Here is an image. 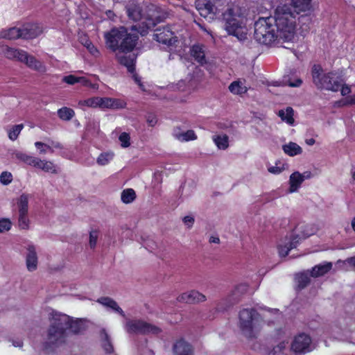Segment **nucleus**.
Segmentation results:
<instances>
[{"instance_id": "nucleus-1", "label": "nucleus", "mask_w": 355, "mask_h": 355, "mask_svg": "<svg viewBox=\"0 0 355 355\" xmlns=\"http://www.w3.org/2000/svg\"><path fill=\"white\" fill-rule=\"evenodd\" d=\"M294 14L288 5L278 6L274 16L259 17L254 24V38L259 44L270 45L288 42L295 37Z\"/></svg>"}, {"instance_id": "nucleus-2", "label": "nucleus", "mask_w": 355, "mask_h": 355, "mask_svg": "<svg viewBox=\"0 0 355 355\" xmlns=\"http://www.w3.org/2000/svg\"><path fill=\"white\" fill-rule=\"evenodd\" d=\"M68 321L67 315L52 311L50 325L44 342V348L48 352H53L66 343Z\"/></svg>"}, {"instance_id": "nucleus-3", "label": "nucleus", "mask_w": 355, "mask_h": 355, "mask_svg": "<svg viewBox=\"0 0 355 355\" xmlns=\"http://www.w3.org/2000/svg\"><path fill=\"white\" fill-rule=\"evenodd\" d=\"M105 39L107 47L112 51L119 50L122 53H130L135 47L138 36L128 33L125 27L121 26L105 33Z\"/></svg>"}, {"instance_id": "nucleus-4", "label": "nucleus", "mask_w": 355, "mask_h": 355, "mask_svg": "<svg viewBox=\"0 0 355 355\" xmlns=\"http://www.w3.org/2000/svg\"><path fill=\"white\" fill-rule=\"evenodd\" d=\"M224 28L229 35L235 36L239 41H245L248 37L245 18L239 6L227 8L223 13Z\"/></svg>"}, {"instance_id": "nucleus-5", "label": "nucleus", "mask_w": 355, "mask_h": 355, "mask_svg": "<svg viewBox=\"0 0 355 355\" xmlns=\"http://www.w3.org/2000/svg\"><path fill=\"white\" fill-rule=\"evenodd\" d=\"M313 84L319 89L338 92L342 84V80L336 77L333 73H324L322 67L314 64L311 69Z\"/></svg>"}, {"instance_id": "nucleus-6", "label": "nucleus", "mask_w": 355, "mask_h": 355, "mask_svg": "<svg viewBox=\"0 0 355 355\" xmlns=\"http://www.w3.org/2000/svg\"><path fill=\"white\" fill-rule=\"evenodd\" d=\"M258 313L254 309H243L239 312V327L242 334L248 338H256L257 331L255 322Z\"/></svg>"}, {"instance_id": "nucleus-7", "label": "nucleus", "mask_w": 355, "mask_h": 355, "mask_svg": "<svg viewBox=\"0 0 355 355\" xmlns=\"http://www.w3.org/2000/svg\"><path fill=\"white\" fill-rule=\"evenodd\" d=\"M125 329L130 334L157 335L162 332L159 327L141 320H128L125 324Z\"/></svg>"}, {"instance_id": "nucleus-8", "label": "nucleus", "mask_w": 355, "mask_h": 355, "mask_svg": "<svg viewBox=\"0 0 355 355\" xmlns=\"http://www.w3.org/2000/svg\"><path fill=\"white\" fill-rule=\"evenodd\" d=\"M313 349L311 337L304 333L296 336L291 343V349L296 355H303Z\"/></svg>"}, {"instance_id": "nucleus-9", "label": "nucleus", "mask_w": 355, "mask_h": 355, "mask_svg": "<svg viewBox=\"0 0 355 355\" xmlns=\"http://www.w3.org/2000/svg\"><path fill=\"white\" fill-rule=\"evenodd\" d=\"M18 212V226L21 230L29 228L28 211V196L26 193L21 194L17 201Z\"/></svg>"}, {"instance_id": "nucleus-10", "label": "nucleus", "mask_w": 355, "mask_h": 355, "mask_svg": "<svg viewBox=\"0 0 355 355\" xmlns=\"http://www.w3.org/2000/svg\"><path fill=\"white\" fill-rule=\"evenodd\" d=\"M247 291V286L239 285L232 291V293L228 295L225 299L222 300L218 304L217 309L219 311L225 310L235 304L238 303L240 300L241 293Z\"/></svg>"}, {"instance_id": "nucleus-11", "label": "nucleus", "mask_w": 355, "mask_h": 355, "mask_svg": "<svg viewBox=\"0 0 355 355\" xmlns=\"http://www.w3.org/2000/svg\"><path fill=\"white\" fill-rule=\"evenodd\" d=\"M153 39L159 43L171 46L174 44L177 40L174 36V33L168 26L158 27L155 30Z\"/></svg>"}, {"instance_id": "nucleus-12", "label": "nucleus", "mask_w": 355, "mask_h": 355, "mask_svg": "<svg viewBox=\"0 0 355 355\" xmlns=\"http://www.w3.org/2000/svg\"><path fill=\"white\" fill-rule=\"evenodd\" d=\"M129 19L137 21L143 17V8L139 3L135 0L129 1L125 7Z\"/></svg>"}, {"instance_id": "nucleus-13", "label": "nucleus", "mask_w": 355, "mask_h": 355, "mask_svg": "<svg viewBox=\"0 0 355 355\" xmlns=\"http://www.w3.org/2000/svg\"><path fill=\"white\" fill-rule=\"evenodd\" d=\"M20 28L21 38L25 40L33 39L40 35L42 32V28L37 24L27 23L22 25Z\"/></svg>"}, {"instance_id": "nucleus-14", "label": "nucleus", "mask_w": 355, "mask_h": 355, "mask_svg": "<svg viewBox=\"0 0 355 355\" xmlns=\"http://www.w3.org/2000/svg\"><path fill=\"white\" fill-rule=\"evenodd\" d=\"M178 302L188 304H196L206 300V297L200 292L192 290L189 292L184 293L177 298Z\"/></svg>"}, {"instance_id": "nucleus-15", "label": "nucleus", "mask_w": 355, "mask_h": 355, "mask_svg": "<svg viewBox=\"0 0 355 355\" xmlns=\"http://www.w3.org/2000/svg\"><path fill=\"white\" fill-rule=\"evenodd\" d=\"M21 62L24 63L28 68L39 71L45 72L46 67L40 60H37L34 56L29 55L24 51V55L22 56Z\"/></svg>"}, {"instance_id": "nucleus-16", "label": "nucleus", "mask_w": 355, "mask_h": 355, "mask_svg": "<svg viewBox=\"0 0 355 355\" xmlns=\"http://www.w3.org/2000/svg\"><path fill=\"white\" fill-rule=\"evenodd\" d=\"M160 17L155 19H147L146 21L132 26V30L137 31L141 35L144 36L148 34V31L154 28L157 23L162 21Z\"/></svg>"}, {"instance_id": "nucleus-17", "label": "nucleus", "mask_w": 355, "mask_h": 355, "mask_svg": "<svg viewBox=\"0 0 355 355\" xmlns=\"http://www.w3.org/2000/svg\"><path fill=\"white\" fill-rule=\"evenodd\" d=\"M121 51L116 54V58L118 60V62L127 67L128 71L130 73H134L135 71V62L137 59V55L135 53H129L128 55L126 54H121Z\"/></svg>"}, {"instance_id": "nucleus-18", "label": "nucleus", "mask_w": 355, "mask_h": 355, "mask_svg": "<svg viewBox=\"0 0 355 355\" xmlns=\"http://www.w3.org/2000/svg\"><path fill=\"white\" fill-rule=\"evenodd\" d=\"M98 107L105 109L110 108L113 110L121 109L125 107V103L116 98L108 97H98Z\"/></svg>"}, {"instance_id": "nucleus-19", "label": "nucleus", "mask_w": 355, "mask_h": 355, "mask_svg": "<svg viewBox=\"0 0 355 355\" xmlns=\"http://www.w3.org/2000/svg\"><path fill=\"white\" fill-rule=\"evenodd\" d=\"M37 255L34 245H29L27 247V254L26 255V264L28 271H35L37 268Z\"/></svg>"}, {"instance_id": "nucleus-20", "label": "nucleus", "mask_w": 355, "mask_h": 355, "mask_svg": "<svg viewBox=\"0 0 355 355\" xmlns=\"http://www.w3.org/2000/svg\"><path fill=\"white\" fill-rule=\"evenodd\" d=\"M173 350L175 355H193L192 346L184 339H180L175 343Z\"/></svg>"}, {"instance_id": "nucleus-21", "label": "nucleus", "mask_w": 355, "mask_h": 355, "mask_svg": "<svg viewBox=\"0 0 355 355\" xmlns=\"http://www.w3.org/2000/svg\"><path fill=\"white\" fill-rule=\"evenodd\" d=\"M0 53L3 55L8 59L15 60L20 62L22 56L24 55V51L8 46H1Z\"/></svg>"}, {"instance_id": "nucleus-22", "label": "nucleus", "mask_w": 355, "mask_h": 355, "mask_svg": "<svg viewBox=\"0 0 355 355\" xmlns=\"http://www.w3.org/2000/svg\"><path fill=\"white\" fill-rule=\"evenodd\" d=\"M196 8L199 14L204 18H207L209 15L214 13V6L211 1L207 0H196Z\"/></svg>"}, {"instance_id": "nucleus-23", "label": "nucleus", "mask_w": 355, "mask_h": 355, "mask_svg": "<svg viewBox=\"0 0 355 355\" xmlns=\"http://www.w3.org/2000/svg\"><path fill=\"white\" fill-rule=\"evenodd\" d=\"M67 329H69L73 334H78L87 329L86 321L83 319L73 320L68 315Z\"/></svg>"}, {"instance_id": "nucleus-24", "label": "nucleus", "mask_w": 355, "mask_h": 355, "mask_svg": "<svg viewBox=\"0 0 355 355\" xmlns=\"http://www.w3.org/2000/svg\"><path fill=\"white\" fill-rule=\"evenodd\" d=\"M332 266L333 265L331 262H325L324 263L316 265L310 270V275L313 278L324 276L331 270Z\"/></svg>"}, {"instance_id": "nucleus-25", "label": "nucleus", "mask_w": 355, "mask_h": 355, "mask_svg": "<svg viewBox=\"0 0 355 355\" xmlns=\"http://www.w3.org/2000/svg\"><path fill=\"white\" fill-rule=\"evenodd\" d=\"M310 276V270L303 271L295 275V281L298 290H302L309 285Z\"/></svg>"}, {"instance_id": "nucleus-26", "label": "nucleus", "mask_w": 355, "mask_h": 355, "mask_svg": "<svg viewBox=\"0 0 355 355\" xmlns=\"http://www.w3.org/2000/svg\"><path fill=\"white\" fill-rule=\"evenodd\" d=\"M97 302L101 304L102 305L109 307L112 309L115 312L120 314L123 318L125 317V314L124 311L121 309V308L118 305L116 301L109 297H102L97 300Z\"/></svg>"}, {"instance_id": "nucleus-27", "label": "nucleus", "mask_w": 355, "mask_h": 355, "mask_svg": "<svg viewBox=\"0 0 355 355\" xmlns=\"http://www.w3.org/2000/svg\"><path fill=\"white\" fill-rule=\"evenodd\" d=\"M293 6H289L291 8V11L294 14V21H295V12H304L310 9L311 8V0H292Z\"/></svg>"}, {"instance_id": "nucleus-28", "label": "nucleus", "mask_w": 355, "mask_h": 355, "mask_svg": "<svg viewBox=\"0 0 355 355\" xmlns=\"http://www.w3.org/2000/svg\"><path fill=\"white\" fill-rule=\"evenodd\" d=\"M101 346L107 354L114 352V347L111 342L110 336L105 329H102L100 331Z\"/></svg>"}, {"instance_id": "nucleus-29", "label": "nucleus", "mask_w": 355, "mask_h": 355, "mask_svg": "<svg viewBox=\"0 0 355 355\" xmlns=\"http://www.w3.org/2000/svg\"><path fill=\"white\" fill-rule=\"evenodd\" d=\"M191 53L195 60L200 64L204 65L207 64L205 53L202 46L193 45L191 49Z\"/></svg>"}, {"instance_id": "nucleus-30", "label": "nucleus", "mask_w": 355, "mask_h": 355, "mask_svg": "<svg viewBox=\"0 0 355 355\" xmlns=\"http://www.w3.org/2000/svg\"><path fill=\"white\" fill-rule=\"evenodd\" d=\"M304 180V176L299 172H294L290 176V192L296 191Z\"/></svg>"}, {"instance_id": "nucleus-31", "label": "nucleus", "mask_w": 355, "mask_h": 355, "mask_svg": "<svg viewBox=\"0 0 355 355\" xmlns=\"http://www.w3.org/2000/svg\"><path fill=\"white\" fill-rule=\"evenodd\" d=\"M20 28L12 27L6 30H3L0 33V37L7 40H17L21 38Z\"/></svg>"}, {"instance_id": "nucleus-32", "label": "nucleus", "mask_w": 355, "mask_h": 355, "mask_svg": "<svg viewBox=\"0 0 355 355\" xmlns=\"http://www.w3.org/2000/svg\"><path fill=\"white\" fill-rule=\"evenodd\" d=\"M282 149L286 154L291 157L300 155L302 153V148L296 143L292 141L287 144L283 145Z\"/></svg>"}, {"instance_id": "nucleus-33", "label": "nucleus", "mask_w": 355, "mask_h": 355, "mask_svg": "<svg viewBox=\"0 0 355 355\" xmlns=\"http://www.w3.org/2000/svg\"><path fill=\"white\" fill-rule=\"evenodd\" d=\"M278 116L282 119V121H285L290 125H292L294 123L293 110L291 107H288L286 110H279L278 112Z\"/></svg>"}, {"instance_id": "nucleus-34", "label": "nucleus", "mask_w": 355, "mask_h": 355, "mask_svg": "<svg viewBox=\"0 0 355 355\" xmlns=\"http://www.w3.org/2000/svg\"><path fill=\"white\" fill-rule=\"evenodd\" d=\"M58 115L62 120L69 121L73 117L75 112L72 109L64 107L58 110Z\"/></svg>"}, {"instance_id": "nucleus-35", "label": "nucleus", "mask_w": 355, "mask_h": 355, "mask_svg": "<svg viewBox=\"0 0 355 355\" xmlns=\"http://www.w3.org/2000/svg\"><path fill=\"white\" fill-rule=\"evenodd\" d=\"M121 198L123 202L130 203L136 198L135 191L132 189H126L122 191Z\"/></svg>"}, {"instance_id": "nucleus-36", "label": "nucleus", "mask_w": 355, "mask_h": 355, "mask_svg": "<svg viewBox=\"0 0 355 355\" xmlns=\"http://www.w3.org/2000/svg\"><path fill=\"white\" fill-rule=\"evenodd\" d=\"M213 139H214V143L216 144V145L217 146V147L219 149L225 150L229 146V144H228L229 139L226 135H223L222 136H220V135L214 136Z\"/></svg>"}, {"instance_id": "nucleus-37", "label": "nucleus", "mask_w": 355, "mask_h": 355, "mask_svg": "<svg viewBox=\"0 0 355 355\" xmlns=\"http://www.w3.org/2000/svg\"><path fill=\"white\" fill-rule=\"evenodd\" d=\"M310 236L309 234H304L300 236L299 234H293L291 237V240L287 243L291 250L296 248L297 245L304 239L308 238Z\"/></svg>"}, {"instance_id": "nucleus-38", "label": "nucleus", "mask_w": 355, "mask_h": 355, "mask_svg": "<svg viewBox=\"0 0 355 355\" xmlns=\"http://www.w3.org/2000/svg\"><path fill=\"white\" fill-rule=\"evenodd\" d=\"M13 156L18 160L23 162H24L28 165H31V166L32 163H33V161H34V158H35V157L28 155L22 152H20V151H15L13 153Z\"/></svg>"}, {"instance_id": "nucleus-39", "label": "nucleus", "mask_w": 355, "mask_h": 355, "mask_svg": "<svg viewBox=\"0 0 355 355\" xmlns=\"http://www.w3.org/2000/svg\"><path fill=\"white\" fill-rule=\"evenodd\" d=\"M229 89L234 94H243L247 92L246 87H243L239 81L232 83L229 86Z\"/></svg>"}, {"instance_id": "nucleus-40", "label": "nucleus", "mask_w": 355, "mask_h": 355, "mask_svg": "<svg viewBox=\"0 0 355 355\" xmlns=\"http://www.w3.org/2000/svg\"><path fill=\"white\" fill-rule=\"evenodd\" d=\"M62 81L69 85H74L76 83H81L83 85H86L87 83V80L84 77H76L73 75L64 76Z\"/></svg>"}, {"instance_id": "nucleus-41", "label": "nucleus", "mask_w": 355, "mask_h": 355, "mask_svg": "<svg viewBox=\"0 0 355 355\" xmlns=\"http://www.w3.org/2000/svg\"><path fill=\"white\" fill-rule=\"evenodd\" d=\"M114 157V154L112 153H101L97 158L96 162L98 164L101 166H104L107 164Z\"/></svg>"}, {"instance_id": "nucleus-42", "label": "nucleus", "mask_w": 355, "mask_h": 355, "mask_svg": "<svg viewBox=\"0 0 355 355\" xmlns=\"http://www.w3.org/2000/svg\"><path fill=\"white\" fill-rule=\"evenodd\" d=\"M177 137L179 140L182 141H187L189 140H194L196 139V136L194 131L191 130H187V132H182L177 135Z\"/></svg>"}, {"instance_id": "nucleus-43", "label": "nucleus", "mask_w": 355, "mask_h": 355, "mask_svg": "<svg viewBox=\"0 0 355 355\" xmlns=\"http://www.w3.org/2000/svg\"><path fill=\"white\" fill-rule=\"evenodd\" d=\"M23 127H24L23 124H19V125H14L12 127V130H10L8 132L9 139L12 141L16 140L17 138L18 137L19 134L23 129Z\"/></svg>"}, {"instance_id": "nucleus-44", "label": "nucleus", "mask_w": 355, "mask_h": 355, "mask_svg": "<svg viewBox=\"0 0 355 355\" xmlns=\"http://www.w3.org/2000/svg\"><path fill=\"white\" fill-rule=\"evenodd\" d=\"M284 83L289 87H298L302 84V79L297 78L294 81H293L289 76H284Z\"/></svg>"}, {"instance_id": "nucleus-45", "label": "nucleus", "mask_w": 355, "mask_h": 355, "mask_svg": "<svg viewBox=\"0 0 355 355\" xmlns=\"http://www.w3.org/2000/svg\"><path fill=\"white\" fill-rule=\"evenodd\" d=\"M42 170L45 172H51L54 174L58 173L56 166L53 164V162L50 161L44 160V164L42 165Z\"/></svg>"}, {"instance_id": "nucleus-46", "label": "nucleus", "mask_w": 355, "mask_h": 355, "mask_svg": "<svg viewBox=\"0 0 355 355\" xmlns=\"http://www.w3.org/2000/svg\"><path fill=\"white\" fill-rule=\"evenodd\" d=\"M285 164H282L280 161L276 162L275 166H270L268 168V171L273 174H279L284 170Z\"/></svg>"}, {"instance_id": "nucleus-47", "label": "nucleus", "mask_w": 355, "mask_h": 355, "mask_svg": "<svg viewBox=\"0 0 355 355\" xmlns=\"http://www.w3.org/2000/svg\"><path fill=\"white\" fill-rule=\"evenodd\" d=\"M12 180V174L10 172L4 171L0 175V182L4 185H8Z\"/></svg>"}, {"instance_id": "nucleus-48", "label": "nucleus", "mask_w": 355, "mask_h": 355, "mask_svg": "<svg viewBox=\"0 0 355 355\" xmlns=\"http://www.w3.org/2000/svg\"><path fill=\"white\" fill-rule=\"evenodd\" d=\"M98 236V233L97 230H92L89 232V247L92 249L95 248L97 243V239Z\"/></svg>"}, {"instance_id": "nucleus-49", "label": "nucleus", "mask_w": 355, "mask_h": 355, "mask_svg": "<svg viewBox=\"0 0 355 355\" xmlns=\"http://www.w3.org/2000/svg\"><path fill=\"white\" fill-rule=\"evenodd\" d=\"M12 223L8 218L0 219V232L8 231L11 228Z\"/></svg>"}, {"instance_id": "nucleus-50", "label": "nucleus", "mask_w": 355, "mask_h": 355, "mask_svg": "<svg viewBox=\"0 0 355 355\" xmlns=\"http://www.w3.org/2000/svg\"><path fill=\"white\" fill-rule=\"evenodd\" d=\"M119 140L121 142V146L127 148L130 145V137L129 134L126 132H122L119 136Z\"/></svg>"}, {"instance_id": "nucleus-51", "label": "nucleus", "mask_w": 355, "mask_h": 355, "mask_svg": "<svg viewBox=\"0 0 355 355\" xmlns=\"http://www.w3.org/2000/svg\"><path fill=\"white\" fill-rule=\"evenodd\" d=\"M89 53L94 57H98L100 54L98 50L94 46V44L89 40H86L84 44Z\"/></svg>"}, {"instance_id": "nucleus-52", "label": "nucleus", "mask_w": 355, "mask_h": 355, "mask_svg": "<svg viewBox=\"0 0 355 355\" xmlns=\"http://www.w3.org/2000/svg\"><path fill=\"white\" fill-rule=\"evenodd\" d=\"M35 147L40 150V153H45L46 152L45 148H48L51 153H53V150L51 146L45 144L41 141H37L35 143Z\"/></svg>"}, {"instance_id": "nucleus-53", "label": "nucleus", "mask_w": 355, "mask_h": 355, "mask_svg": "<svg viewBox=\"0 0 355 355\" xmlns=\"http://www.w3.org/2000/svg\"><path fill=\"white\" fill-rule=\"evenodd\" d=\"M286 348V343L284 342L279 343L277 346L274 347L270 352V354L277 355Z\"/></svg>"}, {"instance_id": "nucleus-54", "label": "nucleus", "mask_w": 355, "mask_h": 355, "mask_svg": "<svg viewBox=\"0 0 355 355\" xmlns=\"http://www.w3.org/2000/svg\"><path fill=\"white\" fill-rule=\"evenodd\" d=\"M98 96L88 98L85 101V104L88 107H98Z\"/></svg>"}, {"instance_id": "nucleus-55", "label": "nucleus", "mask_w": 355, "mask_h": 355, "mask_svg": "<svg viewBox=\"0 0 355 355\" xmlns=\"http://www.w3.org/2000/svg\"><path fill=\"white\" fill-rule=\"evenodd\" d=\"M279 254L281 257H286L288 255L291 248L288 247V245L286 243L284 245H279L278 248Z\"/></svg>"}, {"instance_id": "nucleus-56", "label": "nucleus", "mask_w": 355, "mask_h": 355, "mask_svg": "<svg viewBox=\"0 0 355 355\" xmlns=\"http://www.w3.org/2000/svg\"><path fill=\"white\" fill-rule=\"evenodd\" d=\"M146 121L148 125L151 127L155 126L157 122L156 116L153 113H149L147 114Z\"/></svg>"}, {"instance_id": "nucleus-57", "label": "nucleus", "mask_w": 355, "mask_h": 355, "mask_svg": "<svg viewBox=\"0 0 355 355\" xmlns=\"http://www.w3.org/2000/svg\"><path fill=\"white\" fill-rule=\"evenodd\" d=\"M33 162V163H32L31 166L42 170V165L44 164V160H41L39 158L35 157L34 161Z\"/></svg>"}, {"instance_id": "nucleus-58", "label": "nucleus", "mask_w": 355, "mask_h": 355, "mask_svg": "<svg viewBox=\"0 0 355 355\" xmlns=\"http://www.w3.org/2000/svg\"><path fill=\"white\" fill-rule=\"evenodd\" d=\"M183 222L185 225H188L189 227H191L194 223V218L192 216H186L183 218Z\"/></svg>"}, {"instance_id": "nucleus-59", "label": "nucleus", "mask_w": 355, "mask_h": 355, "mask_svg": "<svg viewBox=\"0 0 355 355\" xmlns=\"http://www.w3.org/2000/svg\"><path fill=\"white\" fill-rule=\"evenodd\" d=\"M341 89H340V92H341V94L343 96H346L347 94H349L350 92H351V89L349 88V87L348 86H342L341 85Z\"/></svg>"}, {"instance_id": "nucleus-60", "label": "nucleus", "mask_w": 355, "mask_h": 355, "mask_svg": "<svg viewBox=\"0 0 355 355\" xmlns=\"http://www.w3.org/2000/svg\"><path fill=\"white\" fill-rule=\"evenodd\" d=\"M12 342L13 346H15V347H21L23 346V342L21 340H12Z\"/></svg>"}, {"instance_id": "nucleus-61", "label": "nucleus", "mask_w": 355, "mask_h": 355, "mask_svg": "<svg viewBox=\"0 0 355 355\" xmlns=\"http://www.w3.org/2000/svg\"><path fill=\"white\" fill-rule=\"evenodd\" d=\"M345 261L349 265L355 267V257L347 258Z\"/></svg>"}, {"instance_id": "nucleus-62", "label": "nucleus", "mask_w": 355, "mask_h": 355, "mask_svg": "<svg viewBox=\"0 0 355 355\" xmlns=\"http://www.w3.org/2000/svg\"><path fill=\"white\" fill-rule=\"evenodd\" d=\"M209 242L210 243H220V239L218 237L211 236L210 239H209Z\"/></svg>"}, {"instance_id": "nucleus-63", "label": "nucleus", "mask_w": 355, "mask_h": 355, "mask_svg": "<svg viewBox=\"0 0 355 355\" xmlns=\"http://www.w3.org/2000/svg\"><path fill=\"white\" fill-rule=\"evenodd\" d=\"M133 78H134L135 81L137 83H138L140 87H141L142 85L141 83L140 78L138 76V75L137 74H134L133 75Z\"/></svg>"}, {"instance_id": "nucleus-64", "label": "nucleus", "mask_w": 355, "mask_h": 355, "mask_svg": "<svg viewBox=\"0 0 355 355\" xmlns=\"http://www.w3.org/2000/svg\"><path fill=\"white\" fill-rule=\"evenodd\" d=\"M347 104L355 105V95L351 96L350 101L349 102L345 103L343 105H347Z\"/></svg>"}]
</instances>
